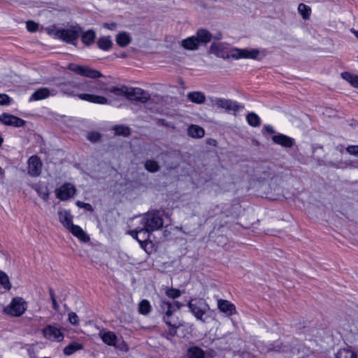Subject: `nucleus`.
<instances>
[{
	"mask_svg": "<svg viewBox=\"0 0 358 358\" xmlns=\"http://www.w3.org/2000/svg\"><path fill=\"white\" fill-rule=\"evenodd\" d=\"M168 325L169 327H171V328L169 329V330L167 332L163 333L162 335L167 339L171 340V338H173L176 334V332H177L176 329H177L178 326H177L176 323L173 322L172 321H171V324H168Z\"/></svg>",
	"mask_w": 358,
	"mask_h": 358,
	"instance_id": "obj_39",
	"label": "nucleus"
},
{
	"mask_svg": "<svg viewBox=\"0 0 358 358\" xmlns=\"http://www.w3.org/2000/svg\"><path fill=\"white\" fill-rule=\"evenodd\" d=\"M346 151L350 155L358 157V145H349L347 147Z\"/></svg>",
	"mask_w": 358,
	"mask_h": 358,
	"instance_id": "obj_46",
	"label": "nucleus"
},
{
	"mask_svg": "<svg viewBox=\"0 0 358 358\" xmlns=\"http://www.w3.org/2000/svg\"><path fill=\"white\" fill-rule=\"evenodd\" d=\"M157 124L166 127H171V125L164 119H158Z\"/></svg>",
	"mask_w": 358,
	"mask_h": 358,
	"instance_id": "obj_50",
	"label": "nucleus"
},
{
	"mask_svg": "<svg viewBox=\"0 0 358 358\" xmlns=\"http://www.w3.org/2000/svg\"><path fill=\"white\" fill-rule=\"evenodd\" d=\"M49 291H50V295L51 300L53 299H55L52 289L50 288Z\"/></svg>",
	"mask_w": 358,
	"mask_h": 358,
	"instance_id": "obj_55",
	"label": "nucleus"
},
{
	"mask_svg": "<svg viewBox=\"0 0 358 358\" xmlns=\"http://www.w3.org/2000/svg\"><path fill=\"white\" fill-rule=\"evenodd\" d=\"M259 54V51L256 49L253 50H247V49H238L234 48L230 51L229 54H227V57H232L236 59L240 58H250V59H256Z\"/></svg>",
	"mask_w": 358,
	"mask_h": 358,
	"instance_id": "obj_10",
	"label": "nucleus"
},
{
	"mask_svg": "<svg viewBox=\"0 0 358 358\" xmlns=\"http://www.w3.org/2000/svg\"><path fill=\"white\" fill-rule=\"evenodd\" d=\"M97 45L103 50H108L112 48L113 42L109 36H103L98 39Z\"/></svg>",
	"mask_w": 358,
	"mask_h": 358,
	"instance_id": "obj_28",
	"label": "nucleus"
},
{
	"mask_svg": "<svg viewBox=\"0 0 358 358\" xmlns=\"http://www.w3.org/2000/svg\"><path fill=\"white\" fill-rule=\"evenodd\" d=\"M216 40H220L221 38V34H219L217 36H215L214 37Z\"/></svg>",
	"mask_w": 358,
	"mask_h": 358,
	"instance_id": "obj_57",
	"label": "nucleus"
},
{
	"mask_svg": "<svg viewBox=\"0 0 358 358\" xmlns=\"http://www.w3.org/2000/svg\"><path fill=\"white\" fill-rule=\"evenodd\" d=\"M343 79L349 82L353 87H358V76L351 74L348 72H343L341 73Z\"/></svg>",
	"mask_w": 358,
	"mask_h": 358,
	"instance_id": "obj_36",
	"label": "nucleus"
},
{
	"mask_svg": "<svg viewBox=\"0 0 358 358\" xmlns=\"http://www.w3.org/2000/svg\"><path fill=\"white\" fill-rule=\"evenodd\" d=\"M224 45L221 43H213L210 48V52L216 55L218 57H224L223 50Z\"/></svg>",
	"mask_w": 358,
	"mask_h": 358,
	"instance_id": "obj_31",
	"label": "nucleus"
},
{
	"mask_svg": "<svg viewBox=\"0 0 358 358\" xmlns=\"http://www.w3.org/2000/svg\"><path fill=\"white\" fill-rule=\"evenodd\" d=\"M83 348V345L77 342H72L64 349V353L65 355H71L78 350H80Z\"/></svg>",
	"mask_w": 358,
	"mask_h": 358,
	"instance_id": "obj_29",
	"label": "nucleus"
},
{
	"mask_svg": "<svg viewBox=\"0 0 358 358\" xmlns=\"http://www.w3.org/2000/svg\"><path fill=\"white\" fill-rule=\"evenodd\" d=\"M150 311V305L147 300H143L139 303V312L141 314L146 315Z\"/></svg>",
	"mask_w": 358,
	"mask_h": 358,
	"instance_id": "obj_41",
	"label": "nucleus"
},
{
	"mask_svg": "<svg viewBox=\"0 0 358 358\" xmlns=\"http://www.w3.org/2000/svg\"><path fill=\"white\" fill-rule=\"evenodd\" d=\"M272 140L275 143L285 148H290L293 145V139L284 134L275 135L272 137Z\"/></svg>",
	"mask_w": 358,
	"mask_h": 358,
	"instance_id": "obj_19",
	"label": "nucleus"
},
{
	"mask_svg": "<svg viewBox=\"0 0 358 358\" xmlns=\"http://www.w3.org/2000/svg\"><path fill=\"white\" fill-rule=\"evenodd\" d=\"M352 32L354 33L355 36L358 38V31H355V29H351Z\"/></svg>",
	"mask_w": 358,
	"mask_h": 358,
	"instance_id": "obj_56",
	"label": "nucleus"
},
{
	"mask_svg": "<svg viewBox=\"0 0 358 358\" xmlns=\"http://www.w3.org/2000/svg\"><path fill=\"white\" fill-rule=\"evenodd\" d=\"M87 139L93 143L97 142L101 138V134L96 131L90 132L87 134Z\"/></svg>",
	"mask_w": 358,
	"mask_h": 358,
	"instance_id": "obj_44",
	"label": "nucleus"
},
{
	"mask_svg": "<svg viewBox=\"0 0 358 358\" xmlns=\"http://www.w3.org/2000/svg\"><path fill=\"white\" fill-rule=\"evenodd\" d=\"M43 336L50 341L60 342L64 339L61 329L55 326L47 325L42 331Z\"/></svg>",
	"mask_w": 358,
	"mask_h": 358,
	"instance_id": "obj_9",
	"label": "nucleus"
},
{
	"mask_svg": "<svg viewBox=\"0 0 358 358\" xmlns=\"http://www.w3.org/2000/svg\"><path fill=\"white\" fill-rule=\"evenodd\" d=\"M248 123L252 127H259L261 123L260 118L255 113H249L246 116Z\"/></svg>",
	"mask_w": 358,
	"mask_h": 358,
	"instance_id": "obj_35",
	"label": "nucleus"
},
{
	"mask_svg": "<svg viewBox=\"0 0 358 358\" xmlns=\"http://www.w3.org/2000/svg\"><path fill=\"white\" fill-rule=\"evenodd\" d=\"M69 230L80 241L85 243L90 241L89 236L79 226L73 224Z\"/></svg>",
	"mask_w": 358,
	"mask_h": 358,
	"instance_id": "obj_22",
	"label": "nucleus"
},
{
	"mask_svg": "<svg viewBox=\"0 0 358 358\" xmlns=\"http://www.w3.org/2000/svg\"><path fill=\"white\" fill-rule=\"evenodd\" d=\"M82 28L79 25H75L69 29H60L56 30L55 36L68 43H74L82 32Z\"/></svg>",
	"mask_w": 358,
	"mask_h": 358,
	"instance_id": "obj_4",
	"label": "nucleus"
},
{
	"mask_svg": "<svg viewBox=\"0 0 358 358\" xmlns=\"http://www.w3.org/2000/svg\"><path fill=\"white\" fill-rule=\"evenodd\" d=\"M54 90L50 91L48 88L46 87L40 88L32 94L29 98V101H31L44 99L50 95H54Z\"/></svg>",
	"mask_w": 358,
	"mask_h": 358,
	"instance_id": "obj_18",
	"label": "nucleus"
},
{
	"mask_svg": "<svg viewBox=\"0 0 358 358\" xmlns=\"http://www.w3.org/2000/svg\"><path fill=\"white\" fill-rule=\"evenodd\" d=\"M145 169L150 173L157 172L160 169V166L157 162L152 159L147 160L145 162Z\"/></svg>",
	"mask_w": 358,
	"mask_h": 358,
	"instance_id": "obj_37",
	"label": "nucleus"
},
{
	"mask_svg": "<svg viewBox=\"0 0 358 358\" xmlns=\"http://www.w3.org/2000/svg\"><path fill=\"white\" fill-rule=\"evenodd\" d=\"M0 122L3 124L16 127H21L25 124L24 120L8 113H3L0 115Z\"/></svg>",
	"mask_w": 358,
	"mask_h": 358,
	"instance_id": "obj_15",
	"label": "nucleus"
},
{
	"mask_svg": "<svg viewBox=\"0 0 358 358\" xmlns=\"http://www.w3.org/2000/svg\"><path fill=\"white\" fill-rule=\"evenodd\" d=\"M182 306V304L178 301H173L172 303L168 301H162V308L165 311L164 316V321L166 324H171V315L172 314L179 310Z\"/></svg>",
	"mask_w": 358,
	"mask_h": 358,
	"instance_id": "obj_11",
	"label": "nucleus"
},
{
	"mask_svg": "<svg viewBox=\"0 0 358 358\" xmlns=\"http://www.w3.org/2000/svg\"><path fill=\"white\" fill-rule=\"evenodd\" d=\"M187 306L189 311L196 318V320L202 322L203 323L206 322V317H205V315L209 310L210 307L203 299H192L188 302Z\"/></svg>",
	"mask_w": 358,
	"mask_h": 358,
	"instance_id": "obj_3",
	"label": "nucleus"
},
{
	"mask_svg": "<svg viewBox=\"0 0 358 358\" xmlns=\"http://www.w3.org/2000/svg\"><path fill=\"white\" fill-rule=\"evenodd\" d=\"M107 90L109 92H111L116 96H124L127 98L128 87L124 86V85L122 86L121 87H111L107 89Z\"/></svg>",
	"mask_w": 358,
	"mask_h": 358,
	"instance_id": "obj_34",
	"label": "nucleus"
},
{
	"mask_svg": "<svg viewBox=\"0 0 358 358\" xmlns=\"http://www.w3.org/2000/svg\"><path fill=\"white\" fill-rule=\"evenodd\" d=\"M187 98L193 103H203L206 101V96L203 92H192L187 94Z\"/></svg>",
	"mask_w": 358,
	"mask_h": 358,
	"instance_id": "obj_27",
	"label": "nucleus"
},
{
	"mask_svg": "<svg viewBox=\"0 0 358 358\" xmlns=\"http://www.w3.org/2000/svg\"><path fill=\"white\" fill-rule=\"evenodd\" d=\"M95 38L96 33L94 30L90 29L83 34L81 40L84 44L89 45L94 42Z\"/></svg>",
	"mask_w": 358,
	"mask_h": 358,
	"instance_id": "obj_30",
	"label": "nucleus"
},
{
	"mask_svg": "<svg viewBox=\"0 0 358 358\" xmlns=\"http://www.w3.org/2000/svg\"><path fill=\"white\" fill-rule=\"evenodd\" d=\"M76 205L78 207L84 208H85L86 210H87L89 211H92L93 210V208H92V206L90 203H84V202L80 201H78L76 202Z\"/></svg>",
	"mask_w": 358,
	"mask_h": 358,
	"instance_id": "obj_49",
	"label": "nucleus"
},
{
	"mask_svg": "<svg viewBox=\"0 0 358 358\" xmlns=\"http://www.w3.org/2000/svg\"><path fill=\"white\" fill-rule=\"evenodd\" d=\"M76 193V188L70 183H65L56 190L57 197L65 201L72 197Z\"/></svg>",
	"mask_w": 358,
	"mask_h": 358,
	"instance_id": "obj_14",
	"label": "nucleus"
},
{
	"mask_svg": "<svg viewBox=\"0 0 358 358\" xmlns=\"http://www.w3.org/2000/svg\"><path fill=\"white\" fill-rule=\"evenodd\" d=\"M336 358H358V355L348 348L341 349L336 354Z\"/></svg>",
	"mask_w": 358,
	"mask_h": 358,
	"instance_id": "obj_32",
	"label": "nucleus"
},
{
	"mask_svg": "<svg viewBox=\"0 0 358 358\" xmlns=\"http://www.w3.org/2000/svg\"><path fill=\"white\" fill-rule=\"evenodd\" d=\"M11 99L6 94H0V105H8Z\"/></svg>",
	"mask_w": 358,
	"mask_h": 358,
	"instance_id": "obj_45",
	"label": "nucleus"
},
{
	"mask_svg": "<svg viewBox=\"0 0 358 358\" xmlns=\"http://www.w3.org/2000/svg\"><path fill=\"white\" fill-rule=\"evenodd\" d=\"M101 339L103 343L110 346L115 347L121 350H125V343L121 341L119 343V339L117 336L112 331H107L101 335Z\"/></svg>",
	"mask_w": 358,
	"mask_h": 358,
	"instance_id": "obj_12",
	"label": "nucleus"
},
{
	"mask_svg": "<svg viewBox=\"0 0 358 358\" xmlns=\"http://www.w3.org/2000/svg\"><path fill=\"white\" fill-rule=\"evenodd\" d=\"M212 106L225 109L227 111L236 112L241 108V106L234 101L224 99L222 98H215L211 100Z\"/></svg>",
	"mask_w": 358,
	"mask_h": 358,
	"instance_id": "obj_8",
	"label": "nucleus"
},
{
	"mask_svg": "<svg viewBox=\"0 0 358 358\" xmlns=\"http://www.w3.org/2000/svg\"><path fill=\"white\" fill-rule=\"evenodd\" d=\"M166 294L167 296H169L171 299H176V298L179 297L181 295V292L178 289L170 288V289H166Z\"/></svg>",
	"mask_w": 358,
	"mask_h": 358,
	"instance_id": "obj_43",
	"label": "nucleus"
},
{
	"mask_svg": "<svg viewBox=\"0 0 358 358\" xmlns=\"http://www.w3.org/2000/svg\"><path fill=\"white\" fill-rule=\"evenodd\" d=\"M143 235L141 234V235H139L138 236V238L139 239H136L139 243H143V242H145L147 240H143Z\"/></svg>",
	"mask_w": 358,
	"mask_h": 358,
	"instance_id": "obj_54",
	"label": "nucleus"
},
{
	"mask_svg": "<svg viewBox=\"0 0 358 358\" xmlns=\"http://www.w3.org/2000/svg\"><path fill=\"white\" fill-rule=\"evenodd\" d=\"M68 69L80 76L95 79L103 77L101 73L86 66H80L75 64H69Z\"/></svg>",
	"mask_w": 358,
	"mask_h": 358,
	"instance_id": "obj_5",
	"label": "nucleus"
},
{
	"mask_svg": "<svg viewBox=\"0 0 358 358\" xmlns=\"http://www.w3.org/2000/svg\"><path fill=\"white\" fill-rule=\"evenodd\" d=\"M217 308L221 312L227 314V315H232L236 313L235 306L227 300H217Z\"/></svg>",
	"mask_w": 358,
	"mask_h": 358,
	"instance_id": "obj_17",
	"label": "nucleus"
},
{
	"mask_svg": "<svg viewBox=\"0 0 358 358\" xmlns=\"http://www.w3.org/2000/svg\"><path fill=\"white\" fill-rule=\"evenodd\" d=\"M127 99L129 101L145 103L150 99V95L147 91L141 88L128 87Z\"/></svg>",
	"mask_w": 358,
	"mask_h": 358,
	"instance_id": "obj_7",
	"label": "nucleus"
},
{
	"mask_svg": "<svg viewBox=\"0 0 358 358\" xmlns=\"http://www.w3.org/2000/svg\"><path fill=\"white\" fill-rule=\"evenodd\" d=\"M181 44L185 49L189 50H196L199 45L196 35L182 40Z\"/></svg>",
	"mask_w": 358,
	"mask_h": 358,
	"instance_id": "obj_23",
	"label": "nucleus"
},
{
	"mask_svg": "<svg viewBox=\"0 0 358 358\" xmlns=\"http://www.w3.org/2000/svg\"><path fill=\"white\" fill-rule=\"evenodd\" d=\"M115 134L118 136H127L130 134L129 129L123 125H117L113 127Z\"/></svg>",
	"mask_w": 358,
	"mask_h": 358,
	"instance_id": "obj_38",
	"label": "nucleus"
},
{
	"mask_svg": "<svg viewBox=\"0 0 358 358\" xmlns=\"http://www.w3.org/2000/svg\"><path fill=\"white\" fill-rule=\"evenodd\" d=\"M36 190L38 192V195L45 201H46L49 197V192L46 187H36Z\"/></svg>",
	"mask_w": 358,
	"mask_h": 358,
	"instance_id": "obj_42",
	"label": "nucleus"
},
{
	"mask_svg": "<svg viewBox=\"0 0 358 358\" xmlns=\"http://www.w3.org/2000/svg\"><path fill=\"white\" fill-rule=\"evenodd\" d=\"M187 358H208L206 352L198 346H192L187 349Z\"/></svg>",
	"mask_w": 358,
	"mask_h": 358,
	"instance_id": "obj_20",
	"label": "nucleus"
},
{
	"mask_svg": "<svg viewBox=\"0 0 358 358\" xmlns=\"http://www.w3.org/2000/svg\"><path fill=\"white\" fill-rule=\"evenodd\" d=\"M79 85H84V82L70 81L63 83L60 85L61 90L64 94L70 96H78L81 100L87 101L91 103L99 104L108 103V99L104 96L88 93L78 94L77 92L78 91H82L81 89L77 86Z\"/></svg>",
	"mask_w": 358,
	"mask_h": 358,
	"instance_id": "obj_2",
	"label": "nucleus"
},
{
	"mask_svg": "<svg viewBox=\"0 0 358 358\" xmlns=\"http://www.w3.org/2000/svg\"><path fill=\"white\" fill-rule=\"evenodd\" d=\"M27 305L22 298H15L8 306L5 308V312L12 316H21L26 310Z\"/></svg>",
	"mask_w": 358,
	"mask_h": 358,
	"instance_id": "obj_6",
	"label": "nucleus"
},
{
	"mask_svg": "<svg viewBox=\"0 0 358 358\" xmlns=\"http://www.w3.org/2000/svg\"><path fill=\"white\" fill-rule=\"evenodd\" d=\"M0 284L7 290L11 288L8 276L3 271H0Z\"/></svg>",
	"mask_w": 358,
	"mask_h": 358,
	"instance_id": "obj_40",
	"label": "nucleus"
},
{
	"mask_svg": "<svg viewBox=\"0 0 358 358\" xmlns=\"http://www.w3.org/2000/svg\"><path fill=\"white\" fill-rule=\"evenodd\" d=\"M82 91H87L90 92H98L104 90L103 84L100 82L84 81V85H78Z\"/></svg>",
	"mask_w": 358,
	"mask_h": 358,
	"instance_id": "obj_16",
	"label": "nucleus"
},
{
	"mask_svg": "<svg viewBox=\"0 0 358 358\" xmlns=\"http://www.w3.org/2000/svg\"><path fill=\"white\" fill-rule=\"evenodd\" d=\"M103 26H104V27H106V28H108V29H109L113 30V29H115V27H116V24H115V23H113V24H108V23H106V24H104V25H103Z\"/></svg>",
	"mask_w": 358,
	"mask_h": 358,
	"instance_id": "obj_52",
	"label": "nucleus"
},
{
	"mask_svg": "<svg viewBox=\"0 0 358 358\" xmlns=\"http://www.w3.org/2000/svg\"><path fill=\"white\" fill-rule=\"evenodd\" d=\"M117 44L122 48L127 46L131 41V38L126 31L119 33L115 38Z\"/></svg>",
	"mask_w": 358,
	"mask_h": 358,
	"instance_id": "obj_25",
	"label": "nucleus"
},
{
	"mask_svg": "<svg viewBox=\"0 0 358 358\" xmlns=\"http://www.w3.org/2000/svg\"><path fill=\"white\" fill-rule=\"evenodd\" d=\"M188 135L193 138H201L205 134L204 129L197 125L192 124L187 129Z\"/></svg>",
	"mask_w": 358,
	"mask_h": 358,
	"instance_id": "obj_26",
	"label": "nucleus"
},
{
	"mask_svg": "<svg viewBox=\"0 0 358 358\" xmlns=\"http://www.w3.org/2000/svg\"><path fill=\"white\" fill-rule=\"evenodd\" d=\"M264 129H265V130H266L268 134H272L275 133V131H274L273 128L271 126H270V125H266V126L264 127Z\"/></svg>",
	"mask_w": 358,
	"mask_h": 358,
	"instance_id": "obj_51",
	"label": "nucleus"
},
{
	"mask_svg": "<svg viewBox=\"0 0 358 358\" xmlns=\"http://www.w3.org/2000/svg\"><path fill=\"white\" fill-rule=\"evenodd\" d=\"M58 216L60 222L64 225V227L69 229L73 224L72 216L71 215L70 213L66 210H59L58 212Z\"/></svg>",
	"mask_w": 358,
	"mask_h": 358,
	"instance_id": "obj_24",
	"label": "nucleus"
},
{
	"mask_svg": "<svg viewBox=\"0 0 358 358\" xmlns=\"http://www.w3.org/2000/svg\"><path fill=\"white\" fill-rule=\"evenodd\" d=\"M38 24L33 21H28L27 22V29L31 32H34L38 29Z\"/></svg>",
	"mask_w": 358,
	"mask_h": 358,
	"instance_id": "obj_48",
	"label": "nucleus"
},
{
	"mask_svg": "<svg viewBox=\"0 0 358 358\" xmlns=\"http://www.w3.org/2000/svg\"><path fill=\"white\" fill-rule=\"evenodd\" d=\"M298 12L302 16L303 19L308 20L310 16L311 8L310 6L301 3L298 6Z\"/></svg>",
	"mask_w": 358,
	"mask_h": 358,
	"instance_id": "obj_33",
	"label": "nucleus"
},
{
	"mask_svg": "<svg viewBox=\"0 0 358 358\" xmlns=\"http://www.w3.org/2000/svg\"><path fill=\"white\" fill-rule=\"evenodd\" d=\"M52 308L55 310H57L58 308H59V305L56 301V299H52Z\"/></svg>",
	"mask_w": 358,
	"mask_h": 358,
	"instance_id": "obj_53",
	"label": "nucleus"
},
{
	"mask_svg": "<svg viewBox=\"0 0 358 358\" xmlns=\"http://www.w3.org/2000/svg\"><path fill=\"white\" fill-rule=\"evenodd\" d=\"M69 321L71 324L76 325L78 324L79 319L75 313L71 312L69 314Z\"/></svg>",
	"mask_w": 358,
	"mask_h": 358,
	"instance_id": "obj_47",
	"label": "nucleus"
},
{
	"mask_svg": "<svg viewBox=\"0 0 358 358\" xmlns=\"http://www.w3.org/2000/svg\"><path fill=\"white\" fill-rule=\"evenodd\" d=\"M198 42L200 44H206L213 38L212 34L206 29H201L196 34Z\"/></svg>",
	"mask_w": 358,
	"mask_h": 358,
	"instance_id": "obj_21",
	"label": "nucleus"
},
{
	"mask_svg": "<svg viewBox=\"0 0 358 358\" xmlns=\"http://www.w3.org/2000/svg\"><path fill=\"white\" fill-rule=\"evenodd\" d=\"M163 219L159 210H153L144 215L141 220L143 227L136 229L132 231V235L135 238L139 239L138 236L143 234V240H148L150 233L161 229L163 227Z\"/></svg>",
	"mask_w": 358,
	"mask_h": 358,
	"instance_id": "obj_1",
	"label": "nucleus"
},
{
	"mask_svg": "<svg viewBox=\"0 0 358 358\" xmlns=\"http://www.w3.org/2000/svg\"><path fill=\"white\" fill-rule=\"evenodd\" d=\"M42 163L38 157L34 155L28 160V173L33 177L38 176L41 173Z\"/></svg>",
	"mask_w": 358,
	"mask_h": 358,
	"instance_id": "obj_13",
	"label": "nucleus"
}]
</instances>
